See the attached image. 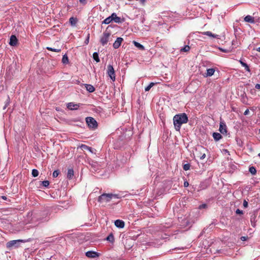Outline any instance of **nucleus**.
I'll use <instances>...</instances> for the list:
<instances>
[{"label":"nucleus","instance_id":"1","mask_svg":"<svg viewBox=\"0 0 260 260\" xmlns=\"http://www.w3.org/2000/svg\"><path fill=\"white\" fill-rule=\"evenodd\" d=\"M188 117L185 113L175 115L173 117V123L176 131H180L182 124L188 122Z\"/></svg>","mask_w":260,"mask_h":260},{"label":"nucleus","instance_id":"2","mask_svg":"<svg viewBox=\"0 0 260 260\" xmlns=\"http://www.w3.org/2000/svg\"><path fill=\"white\" fill-rule=\"evenodd\" d=\"M113 21L117 23H120L124 21V19L117 16L115 13H113L111 16L106 18L102 22V24H109Z\"/></svg>","mask_w":260,"mask_h":260},{"label":"nucleus","instance_id":"3","mask_svg":"<svg viewBox=\"0 0 260 260\" xmlns=\"http://www.w3.org/2000/svg\"><path fill=\"white\" fill-rule=\"evenodd\" d=\"M110 26H108L106 30L103 32V36L100 39V42L103 46H105L107 44L109 41V37L111 36V33L108 31L107 29Z\"/></svg>","mask_w":260,"mask_h":260},{"label":"nucleus","instance_id":"4","mask_svg":"<svg viewBox=\"0 0 260 260\" xmlns=\"http://www.w3.org/2000/svg\"><path fill=\"white\" fill-rule=\"evenodd\" d=\"M86 122L89 128L95 129L98 127V124L96 121L91 117L86 118Z\"/></svg>","mask_w":260,"mask_h":260},{"label":"nucleus","instance_id":"5","mask_svg":"<svg viewBox=\"0 0 260 260\" xmlns=\"http://www.w3.org/2000/svg\"><path fill=\"white\" fill-rule=\"evenodd\" d=\"M26 241L23 240H12L7 243L6 247L7 248L10 249L12 247H18L20 242H25Z\"/></svg>","mask_w":260,"mask_h":260},{"label":"nucleus","instance_id":"6","mask_svg":"<svg viewBox=\"0 0 260 260\" xmlns=\"http://www.w3.org/2000/svg\"><path fill=\"white\" fill-rule=\"evenodd\" d=\"M111 196L110 193H103L99 197L98 201L99 202H103L104 201L109 202L112 200Z\"/></svg>","mask_w":260,"mask_h":260},{"label":"nucleus","instance_id":"7","mask_svg":"<svg viewBox=\"0 0 260 260\" xmlns=\"http://www.w3.org/2000/svg\"><path fill=\"white\" fill-rule=\"evenodd\" d=\"M107 74L112 81L115 80V74L113 66L109 64L107 67Z\"/></svg>","mask_w":260,"mask_h":260},{"label":"nucleus","instance_id":"8","mask_svg":"<svg viewBox=\"0 0 260 260\" xmlns=\"http://www.w3.org/2000/svg\"><path fill=\"white\" fill-rule=\"evenodd\" d=\"M219 131L223 135H226L227 127L225 123L223 121H220Z\"/></svg>","mask_w":260,"mask_h":260},{"label":"nucleus","instance_id":"9","mask_svg":"<svg viewBox=\"0 0 260 260\" xmlns=\"http://www.w3.org/2000/svg\"><path fill=\"white\" fill-rule=\"evenodd\" d=\"M85 255L89 258H95L99 257L100 253L93 251H88L85 253Z\"/></svg>","mask_w":260,"mask_h":260},{"label":"nucleus","instance_id":"10","mask_svg":"<svg viewBox=\"0 0 260 260\" xmlns=\"http://www.w3.org/2000/svg\"><path fill=\"white\" fill-rule=\"evenodd\" d=\"M123 39L121 37H118L117 38L116 40L114 42L113 44V47L114 49L118 48L123 41Z\"/></svg>","mask_w":260,"mask_h":260},{"label":"nucleus","instance_id":"11","mask_svg":"<svg viewBox=\"0 0 260 260\" xmlns=\"http://www.w3.org/2000/svg\"><path fill=\"white\" fill-rule=\"evenodd\" d=\"M18 42V39L14 35H12L10 37L9 44L12 46H15L16 45Z\"/></svg>","mask_w":260,"mask_h":260},{"label":"nucleus","instance_id":"12","mask_svg":"<svg viewBox=\"0 0 260 260\" xmlns=\"http://www.w3.org/2000/svg\"><path fill=\"white\" fill-rule=\"evenodd\" d=\"M115 225L118 228H123L124 226L125 223L124 222L120 219H117L114 222Z\"/></svg>","mask_w":260,"mask_h":260},{"label":"nucleus","instance_id":"13","mask_svg":"<svg viewBox=\"0 0 260 260\" xmlns=\"http://www.w3.org/2000/svg\"><path fill=\"white\" fill-rule=\"evenodd\" d=\"M202 34L204 35L208 36L214 38H216L217 39H220L219 35L212 34L211 31H209L202 32Z\"/></svg>","mask_w":260,"mask_h":260},{"label":"nucleus","instance_id":"14","mask_svg":"<svg viewBox=\"0 0 260 260\" xmlns=\"http://www.w3.org/2000/svg\"><path fill=\"white\" fill-rule=\"evenodd\" d=\"M68 108H69L70 110H77L79 107V104H75L73 103H69L67 105Z\"/></svg>","mask_w":260,"mask_h":260},{"label":"nucleus","instance_id":"15","mask_svg":"<svg viewBox=\"0 0 260 260\" xmlns=\"http://www.w3.org/2000/svg\"><path fill=\"white\" fill-rule=\"evenodd\" d=\"M244 19L245 22H249L250 23H254L255 22L254 18L250 15H247L245 17Z\"/></svg>","mask_w":260,"mask_h":260},{"label":"nucleus","instance_id":"16","mask_svg":"<svg viewBox=\"0 0 260 260\" xmlns=\"http://www.w3.org/2000/svg\"><path fill=\"white\" fill-rule=\"evenodd\" d=\"M198 149H199V151L200 152V155L199 156H200V159H204L205 158V157H206V154H205V153H203L202 154V151L205 150V148H204L202 146H199L198 147ZM196 150H198V148H196Z\"/></svg>","mask_w":260,"mask_h":260},{"label":"nucleus","instance_id":"17","mask_svg":"<svg viewBox=\"0 0 260 260\" xmlns=\"http://www.w3.org/2000/svg\"><path fill=\"white\" fill-rule=\"evenodd\" d=\"M84 86L86 90L89 92H93L95 90V88L91 84H85Z\"/></svg>","mask_w":260,"mask_h":260},{"label":"nucleus","instance_id":"18","mask_svg":"<svg viewBox=\"0 0 260 260\" xmlns=\"http://www.w3.org/2000/svg\"><path fill=\"white\" fill-rule=\"evenodd\" d=\"M74 175V171L73 168H69L67 173V178L68 179H71L73 177Z\"/></svg>","mask_w":260,"mask_h":260},{"label":"nucleus","instance_id":"19","mask_svg":"<svg viewBox=\"0 0 260 260\" xmlns=\"http://www.w3.org/2000/svg\"><path fill=\"white\" fill-rule=\"evenodd\" d=\"M215 72V70L213 68H210L207 70V73L205 77H210L212 76Z\"/></svg>","mask_w":260,"mask_h":260},{"label":"nucleus","instance_id":"20","mask_svg":"<svg viewBox=\"0 0 260 260\" xmlns=\"http://www.w3.org/2000/svg\"><path fill=\"white\" fill-rule=\"evenodd\" d=\"M213 137L216 141H218L222 138V136L218 133H213Z\"/></svg>","mask_w":260,"mask_h":260},{"label":"nucleus","instance_id":"21","mask_svg":"<svg viewBox=\"0 0 260 260\" xmlns=\"http://www.w3.org/2000/svg\"><path fill=\"white\" fill-rule=\"evenodd\" d=\"M133 44H134L135 46L137 48H138L139 50H145L144 46L143 45H141V44H140L139 43H138L135 41H134Z\"/></svg>","mask_w":260,"mask_h":260},{"label":"nucleus","instance_id":"22","mask_svg":"<svg viewBox=\"0 0 260 260\" xmlns=\"http://www.w3.org/2000/svg\"><path fill=\"white\" fill-rule=\"evenodd\" d=\"M106 240L113 243L114 242V237L112 233H111L106 238Z\"/></svg>","mask_w":260,"mask_h":260},{"label":"nucleus","instance_id":"23","mask_svg":"<svg viewBox=\"0 0 260 260\" xmlns=\"http://www.w3.org/2000/svg\"><path fill=\"white\" fill-rule=\"evenodd\" d=\"M239 62L240 63V64L245 68V69L248 71V72H250V70L249 69V66H248V64L247 63H246L245 62H243L242 60H239Z\"/></svg>","mask_w":260,"mask_h":260},{"label":"nucleus","instance_id":"24","mask_svg":"<svg viewBox=\"0 0 260 260\" xmlns=\"http://www.w3.org/2000/svg\"><path fill=\"white\" fill-rule=\"evenodd\" d=\"M78 21V20L76 18L71 17L69 19V22L72 25H76Z\"/></svg>","mask_w":260,"mask_h":260},{"label":"nucleus","instance_id":"25","mask_svg":"<svg viewBox=\"0 0 260 260\" xmlns=\"http://www.w3.org/2000/svg\"><path fill=\"white\" fill-rule=\"evenodd\" d=\"M69 58L67 54H64L62 56V62L63 64H67L69 63Z\"/></svg>","mask_w":260,"mask_h":260},{"label":"nucleus","instance_id":"26","mask_svg":"<svg viewBox=\"0 0 260 260\" xmlns=\"http://www.w3.org/2000/svg\"><path fill=\"white\" fill-rule=\"evenodd\" d=\"M93 58L96 62H99L100 61V58L99 57V54L97 52H94L93 53Z\"/></svg>","mask_w":260,"mask_h":260},{"label":"nucleus","instance_id":"27","mask_svg":"<svg viewBox=\"0 0 260 260\" xmlns=\"http://www.w3.org/2000/svg\"><path fill=\"white\" fill-rule=\"evenodd\" d=\"M241 101L244 104H247V97L245 93L241 95Z\"/></svg>","mask_w":260,"mask_h":260},{"label":"nucleus","instance_id":"28","mask_svg":"<svg viewBox=\"0 0 260 260\" xmlns=\"http://www.w3.org/2000/svg\"><path fill=\"white\" fill-rule=\"evenodd\" d=\"M249 171L252 175H255L256 173V170L254 167H250L249 168Z\"/></svg>","mask_w":260,"mask_h":260},{"label":"nucleus","instance_id":"29","mask_svg":"<svg viewBox=\"0 0 260 260\" xmlns=\"http://www.w3.org/2000/svg\"><path fill=\"white\" fill-rule=\"evenodd\" d=\"M46 49L48 50L54 51L55 52H60L61 51V49H55L50 47H46Z\"/></svg>","mask_w":260,"mask_h":260},{"label":"nucleus","instance_id":"30","mask_svg":"<svg viewBox=\"0 0 260 260\" xmlns=\"http://www.w3.org/2000/svg\"><path fill=\"white\" fill-rule=\"evenodd\" d=\"M155 84V83L153 82H151L147 87H145V91H148L151 89V88L154 86Z\"/></svg>","mask_w":260,"mask_h":260},{"label":"nucleus","instance_id":"31","mask_svg":"<svg viewBox=\"0 0 260 260\" xmlns=\"http://www.w3.org/2000/svg\"><path fill=\"white\" fill-rule=\"evenodd\" d=\"M32 177H36L39 175V171L37 169H33L31 172Z\"/></svg>","mask_w":260,"mask_h":260},{"label":"nucleus","instance_id":"32","mask_svg":"<svg viewBox=\"0 0 260 260\" xmlns=\"http://www.w3.org/2000/svg\"><path fill=\"white\" fill-rule=\"evenodd\" d=\"M190 50V47L188 45H185L183 48H181V52H188Z\"/></svg>","mask_w":260,"mask_h":260},{"label":"nucleus","instance_id":"33","mask_svg":"<svg viewBox=\"0 0 260 260\" xmlns=\"http://www.w3.org/2000/svg\"><path fill=\"white\" fill-rule=\"evenodd\" d=\"M41 184H42L45 187H48L49 185V182L47 180H45L43 181L40 182Z\"/></svg>","mask_w":260,"mask_h":260},{"label":"nucleus","instance_id":"34","mask_svg":"<svg viewBox=\"0 0 260 260\" xmlns=\"http://www.w3.org/2000/svg\"><path fill=\"white\" fill-rule=\"evenodd\" d=\"M190 167V165L189 163H187V164H184L183 165V168L184 170H185V171H187V170H189Z\"/></svg>","mask_w":260,"mask_h":260},{"label":"nucleus","instance_id":"35","mask_svg":"<svg viewBox=\"0 0 260 260\" xmlns=\"http://www.w3.org/2000/svg\"><path fill=\"white\" fill-rule=\"evenodd\" d=\"M59 174V171L57 170H55L52 173V177L53 178H56Z\"/></svg>","mask_w":260,"mask_h":260},{"label":"nucleus","instance_id":"36","mask_svg":"<svg viewBox=\"0 0 260 260\" xmlns=\"http://www.w3.org/2000/svg\"><path fill=\"white\" fill-rule=\"evenodd\" d=\"M10 98L8 96V99L6 102V103H5V105L4 106V108H3V109L5 110L6 109V108L8 107V106L10 104Z\"/></svg>","mask_w":260,"mask_h":260},{"label":"nucleus","instance_id":"37","mask_svg":"<svg viewBox=\"0 0 260 260\" xmlns=\"http://www.w3.org/2000/svg\"><path fill=\"white\" fill-rule=\"evenodd\" d=\"M111 194V198H112V199L113 198H114V199H119L121 198L120 196L118 194H113V193H110Z\"/></svg>","mask_w":260,"mask_h":260},{"label":"nucleus","instance_id":"38","mask_svg":"<svg viewBox=\"0 0 260 260\" xmlns=\"http://www.w3.org/2000/svg\"><path fill=\"white\" fill-rule=\"evenodd\" d=\"M80 148L82 149V150H87V149H88V146L86 145H84V144H82L81 146H80Z\"/></svg>","mask_w":260,"mask_h":260},{"label":"nucleus","instance_id":"39","mask_svg":"<svg viewBox=\"0 0 260 260\" xmlns=\"http://www.w3.org/2000/svg\"><path fill=\"white\" fill-rule=\"evenodd\" d=\"M207 204H203L199 206V209H204V208H206L207 207Z\"/></svg>","mask_w":260,"mask_h":260},{"label":"nucleus","instance_id":"40","mask_svg":"<svg viewBox=\"0 0 260 260\" xmlns=\"http://www.w3.org/2000/svg\"><path fill=\"white\" fill-rule=\"evenodd\" d=\"M236 213L237 214H243V211L239 209H237L236 211Z\"/></svg>","mask_w":260,"mask_h":260},{"label":"nucleus","instance_id":"41","mask_svg":"<svg viewBox=\"0 0 260 260\" xmlns=\"http://www.w3.org/2000/svg\"><path fill=\"white\" fill-rule=\"evenodd\" d=\"M89 34H88L87 35V37L84 42L85 44H88V43H89Z\"/></svg>","mask_w":260,"mask_h":260},{"label":"nucleus","instance_id":"42","mask_svg":"<svg viewBox=\"0 0 260 260\" xmlns=\"http://www.w3.org/2000/svg\"><path fill=\"white\" fill-rule=\"evenodd\" d=\"M219 49L221 51H222V52H223L228 53V52H229V51L228 50H227V49H223V48H219Z\"/></svg>","mask_w":260,"mask_h":260},{"label":"nucleus","instance_id":"43","mask_svg":"<svg viewBox=\"0 0 260 260\" xmlns=\"http://www.w3.org/2000/svg\"><path fill=\"white\" fill-rule=\"evenodd\" d=\"M248 202L246 201V200H244V202H243V206L244 208H247L248 207Z\"/></svg>","mask_w":260,"mask_h":260},{"label":"nucleus","instance_id":"44","mask_svg":"<svg viewBox=\"0 0 260 260\" xmlns=\"http://www.w3.org/2000/svg\"><path fill=\"white\" fill-rule=\"evenodd\" d=\"M80 3L83 4V5H85L86 4V0H79Z\"/></svg>","mask_w":260,"mask_h":260},{"label":"nucleus","instance_id":"45","mask_svg":"<svg viewBox=\"0 0 260 260\" xmlns=\"http://www.w3.org/2000/svg\"><path fill=\"white\" fill-rule=\"evenodd\" d=\"M255 88L257 89H260V84H256L255 86Z\"/></svg>","mask_w":260,"mask_h":260},{"label":"nucleus","instance_id":"46","mask_svg":"<svg viewBox=\"0 0 260 260\" xmlns=\"http://www.w3.org/2000/svg\"><path fill=\"white\" fill-rule=\"evenodd\" d=\"M188 185H189V183L187 181H185L184 182V187H187V186H188Z\"/></svg>","mask_w":260,"mask_h":260},{"label":"nucleus","instance_id":"47","mask_svg":"<svg viewBox=\"0 0 260 260\" xmlns=\"http://www.w3.org/2000/svg\"><path fill=\"white\" fill-rule=\"evenodd\" d=\"M247 237H245V236H242V237H241V240H242V241H245V240H247Z\"/></svg>","mask_w":260,"mask_h":260},{"label":"nucleus","instance_id":"48","mask_svg":"<svg viewBox=\"0 0 260 260\" xmlns=\"http://www.w3.org/2000/svg\"><path fill=\"white\" fill-rule=\"evenodd\" d=\"M249 112V110L247 109H246V110L245 111V112H244V114L245 115H248V114Z\"/></svg>","mask_w":260,"mask_h":260},{"label":"nucleus","instance_id":"49","mask_svg":"<svg viewBox=\"0 0 260 260\" xmlns=\"http://www.w3.org/2000/svg\"><path fill=\"white\" fill-rule=\"evenodd\" d=\"M1 198H2V199H3V200H7V197H6V196H2V197H1Z\"/></svg>","mask_w":260,"mask_h":260},{"label":"nucleus","instance_id":"50","mask_svg":"<svg viewBox=\"0 0 260 260\" xmlns=\"http://www.w3.org/2000/svg\"><path fill=\"white\" fill-rule=\"evenodd\" d=\"M142 4H144L146 0H139Z\"/></svg>","mask_w":260,"mask_h":260},{"label":"nucleus","instance_id":"51","mask_svg":"<svg viewBox=\"0 0 260 260\" xmlns=\"http://www.w3.org/2000/svg\"><path fill=\"white\" fill-rule=\"evenodd\" d=\"M87 150H89L90 152H92V148L88 146V149H87Z\"/></svg>","mask_w":260,"mask_h":260},{"label":"nucleus","instance_id":"52","mask_svg":"<svg viewBox=\"0 0 260 260\" xmlns=\"http://www.w3.org/2000/svg\"><path fill=\"white\" fill-rule=\"evenodd\" d=\"M256 50L260 52V47L257 48Z\"/></svg>","mask_w":260,"mask_h":260},{"label":"nucleus","instance_id":"53","mask_svg":"<svg viewBox=\"0 0 260 260\" xmlns=\"http://www.w3.org/2000/svg\"><path fill=\"white\" fill-rule=\"evenodd\" d=\"M238 144H239V145L240 146H242V142H241V143H238Z\"/></svg>","mask_w":260,"mask_h":260},{"label":"nucleus","instance_id":"54","mask_svg":"<svg viewBox=\"0 0 260 260\" xmlns=\"http://www.w3.org/2000/svg\"><path fill=\"white\" fill-rule=\"evenodd\" d=\"M258 156L260 157V153L258 154Z\"/></svg>","mask_w":260,"mask_h":260},{"label":"nucleus","instance_id":"55","mask_svg":"<svg viewBox=\"0 0 260 260\" xmlns=\"http://www.w3.org/2000/svg\"><path fill=\"white\" fill-rule=\"evenodd\" d=\"M20 178H22V174H21V176H20Z\"/></svg>","mask_w":260,"mask_h":260},{"label":"nucleus","instance_id":"56","mask_svg":"<svg viewBox=\"0 0 260 260\" xmlns=\"http://www.w3.org/2000/svg\"><path fill=\"white\" fill-rule=\"evenodd\" d=\"M259 133H260V128H259Z\"/></svg>","mask_w":260,"mask_h":260}]
</instances>
